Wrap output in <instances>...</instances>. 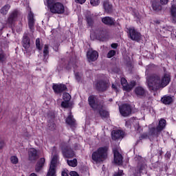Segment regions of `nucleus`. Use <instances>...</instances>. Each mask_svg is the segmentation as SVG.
I'll return each mask as SVG.
<instances>
[{
	"instance_id": "obj_1",
	"label": "nucleus",
	"mask_w": 176,
	"mask_h": 176,
	"mask_svg": "<svg viewBox=\"0 0 176 176\" xmlns=\"http://www.w3.org/2000/svg\"><path fill=\"white\" fill-rule=\"evenodd\" d=\"M166 120L164 118H161L157 126H149L148 133L144 132L139 137L140 141L148 139L150 140V141H152L151 138H157L159 135L162 134V131L166 129Z\"/></svg>"
},
{
	"instance_id": "obj_2",
	"label": "nucleus",
	"mask_w": 176,
	"mask_h": 176,
	"mask_svg": "<svg viewBox=\"0 0 176 176\" xmlns=\"http://www.w3.org/2000/svg\"><path fill=\"white\" fill-rule=\"evenodd\" d=\"M108 149L107 146L99 147L97 151L92 153L91 159L95 163H101L107 160L108 157Z\"/></svg>"
},
{
	"instance_id": "obj_3",
	"label": "nucleus",
	"mask_w": 176,
	"mask_h": 176,
	"mask_svg": "<svg viewBox=\"0 0 176 176\" xmlns=\"http://www.w3.org/2000/svg\"><path fill=\"white\" fill-rule=\"evenodd\" d=\"M146 82L149 90L156 91L161 89L160 86V75L153 74L148 76L146 78Z\"/></svg>"
},
{
	"instance_id": "obj_4",
	"label": "nucleus",
	"mask_w": 176,
	"mask_h": 176,
	"mask_svg": "<svg viewBox=\"0 0 176 176\" xmlns=\"http://www.w3.org/2000/svg\"><path fill=\"white\" fill-rule=\"evenodd\" d=\"M49 9L53 14H64L65 13V6L60 1H56Z\"/></svg>"
},
{
	"instance_id": "obj_5",
	"label": "nucleus",
	"mask_w": 176,
	"mask_h": 176,
	"mask_svg": "<svg viewBox=\"0 0 176 176\" xmlns=\"http://www.w3.org/2000/svg\"><path fill=\"white\" fill-rule=\"evenodd\" d=\"M94 87L99 93H104L109 89V82L102 79L98 80L94 84Z\"/></svg>"
},
{
	"instance_id": "obj_6",
	"label": "nucleus",
	"mask_w": 176,
	"mask_h": 176,
	"mask_svg": "<svg viewBox=\"0 0 176 176\" xmlns=\"http://www.w3.org/2000/svg\"><path fill=\"white\" fill-rule=\"evenodd\" d=\"M62 153L66 159H72L75 156V152L69 146L68 143H63L61 146Z\"/></svg>"
},
{
	"instance_id": "obj_7",
	"label": "nucleus",
	"mask_w": 176,
	"mask_h": 176,
	"mask_svg": "<svg viewBox=\"0 0 176 176\" xmlns=\"http://www.w3.org/2000/svg\"><path fill=\"white\" fill-rule=\"evenodd\" d=\"M126 30H128V35L131 41H135V42H140L141 41V33L135 30V28H128Z\"/></svg>"
},
{
	"instance_id": "obj_8",
	"label": "nucleus",
	"mask_w": 176,
	"mask_h": 176,
	"mask_svg": "<svg viewBox=\"0 0 176 176\" xmlns=\"http://www.w3.org/2000/svg\"><path fill=\"white\" fill-rule=\"evenodd\" d=\"M102 23L104 24V25H108V27H116L120 30L122 26H120V23H117L115 19L111 16H104L102 18Z\"/></svg>"
},
{
	"instance_id": "obj_9",
	"label": "nucleus",
	"mask_w": 176,
	"mask_h": 176,
	"mask_svg": "<svg viewBox=\"0 0 176 176\" xmlns=\"http://www.w3.org/2000/svg\"><path fill=\"white\" fill-rule=\"evenodd\" d=\"M120 113L124 118H127V116H130L131 115V112H133V109H131V105L124 103L121 106L119 107Z\"/></svg>"
},
{
	"instance_id": "obj_10",
	"label": "nucleus",
	"mask_w": 176,
	"mask_h": 176,
	"mask_svg": "<svg viewBox=\"0 0 176 176\" xmlns=\"http://www.w3.org/2000/svg\"><path fill=\"white\" fill-rule=\"evenodd\" d=\"M113 153L115 164H117L118 166H121V164H123V155L119 153L118 148H113Z\"/></svg>"
},
{
	"instance_id": "obj_11",
	"label": "nucleus",
	"mask_w": 176,
	"mask_h": 176,
	"mask_svg": "<svg viewBox=\"0 0 176 176\" xmlns=\"http://www.w3.org/2000/svg\"><path fill=\"white\" fill-rule=\"evenodd\" d=\"M52 89L54 90V92L55 93V94H61L62 93H64V91H67V88L65 84L56 83V84H53Z\"/></svg>"
},
{
	"instance_id": "obj_12",
	"label": "nucleus",
	"mask_w": 176,
	"mask_h": 176,
	"mask_svg": "<svg viewBox=\"0 0 176 176\" xmlns=\"http://www.w3.org/2000/svg\"><path fill=\"white\" fill-rule=\"evenodd\" d=\"M28 25L30 32L34 34L35 31V19H34V13L31 11L29 12L28 16Z\"/></svg>"
},
{
	"instance_id": "obj_13",
	"label": "nucleus",
	"mask_w": 176,
	"mask_h": 176,
	"mask_svg": "<svg viewBox=\"0 0 176 176\" xmlns=\"http://www.w3.org/2000/svg\"><path fill=\"white\" fill-rule=\"evenodd\" d=\"M88 104L93 111H97L98 107H100L98 101H97V98L94 95H90L88 97Z\"/></svg>"
},
{
	"instance_id": "obj_14",
	"label": "nucleus",
	"mask_w": 176,
	"mask_h": 176,
	"mask_svg": "<svg viewBox=\"0 0 176 176\" xmlns=\"http://www.w3.org/2000/svg\"><path fill=\"white\" fill-rule=\"evenodd\" d=\"M57 166V157L54 156L51 164L50 166V169L47 172V176H56V167Z\"/></svg>"
},
{
	"instance_id": "obj_15",
	"label": "nucleus",
	"mask_w": 176,
	"mask_h": 176,
	"mask_svg": "<svg viewBox=\"0 0 176 176\" xmlns=\"http://www.w3.org/2000/svg\"><path fill=\"white\" fill-rule=\"evenodd\" d=\"M39 159V154L38 150L35 148H32L28 151V160L29 162H36Z\"/></svg>"
},
{
	"instance_id": "obj_16",
	"label": "nucleus",
	"mask_w": 176,
	"mask_h": 176,
	"mask_svg": "<svg viewBox=\"0 0 176 176\" xmlns=\"http://www.w3.org/2000/svg\"><path fill=\"white\" fill-rule=\"evenodd\" d=\"M170 82H171V77L170 76V74H164L162 78L160 77L161 89H164L166 86H168Z\"/></svg>"
},
{
	"instance_id": "obj_17",
	"label": "nucleus",
	"mask_w": 176,
	"mask_h": 176,
	"mask_svg": "<svg viewBox=\"0 0 176 176\" xmlns=\"http://www.w3.org/2000/svg\"><path fill=\"white\" fill-rule=\"evenodd\" d=\"M151 5L153 10L154 12H162L163 10V6L160 3V1L159 0H151Z\"/></svg>"
},
{
	"instance_id": "obj_18",
	"label": "nucleus",
	"mask_w": 176,
	"mask_h": 176,
	"mask_svg": "<svg viewBox=\"0 0 176 176\" xmlns=\"http://www.w3.org/2000/svg\"><path fill=\"white\" fill-rule=\"evenodd\" d=\"M21 43H22L23 47H24L25 50H28V49H30V46H31V39L28 36V33L23 34Z\"/></svg>"
},
{
	"instance_id": "obj_19",
	"label": "nucleus",
	"mask_w": 176,
	"mask_h": 176,
	"mask_svg": "<svg viewBox=\"0 0 176 176\" xmlns=\"http://www.w3.org/2000/svg\"><path fill=\"white\" fill-rule=\"evenodd\" d=\"M17 17H19V11L15 10L10 14L8 18V23L10 24V25H13L16 20H17Z\"/></svg>"
},
{
	"instance_id": "obj_20",
	"label": "nucleus",
	"mask_w": 176,
	"mask_h": 176,
	"mask_svg": "<svg viewBox=\"0 0 176 176\" xmlns=\"http://www.w3.org/2000/svg\"><path fill=\"white\" fill-rule=\"evenodd\" d=\"M108 36V31L104 28H98L96 30V36L98 39H105Z\"/></svg>"
},
{
	"instance_id": "obj_21",
	"label": "nucleus",
	"mask_w": 176,
	"mask_h": 176,
	"mask_svg": "<svg viewBox=\"0 0 176 176\" xmlns=\"http://www.w3.org/2000/svg\"><path fill=\"white\" fill-rule=\"evenodd\" d=\"M87 57L89 61L94 62L98 58V52L96 50H89L87 52Z\"/></svg>"
},
{
	"instance_id": "obj_22",
	"label": "nucleus",
	"mask_w": 176,
	"mask_h": 176,
	"mask_svg": "<svg viewBox=\"0 0 176 176\" xmlns=\"http://www.w3.org/2000/svg\"><path fill=\"white\" fill-rule=\"evenodd\" d=\"M123 135H124V133L122 130H116L111 132V139L113 141H116V140L123 138Z\"/></svg>"
},
{
	"instance_id": "obj_23",
	"label": "nucleus",
	"mask_w": 176,
	"mask_h": 176,
	"mask_svg": "<svg viewBox=\"0 0 176 176\" xmlns=\"http://www.w3.org/2000/svg\"><path fill=\"white\" fill-rule=\"evenodd\" d=\"M45 162H46V160L45 159V157H41L37 161L35 165L36 173H39V171H41L42 168H43V167L45 166Z\"/></svg>"
},
{
	"instance_id": "obj_24",
	"label": "nucleus",
	"mask_w": 176,
	"mask_h": 176,
	"mask_svg": "<svg viewBox=\"0 0 176 176\" xmlns=\"http://www.w3.org/2000/svg\"><path fill=\"white\" fill-rule=\"evenodd\" d=\"M161 102L162 104H164V105H170V104H173L174 102V98H173V96L170 95H164L161 98Z\"/></svg>"
},
{
	"instance_id": "obj_25",
	"label": "nucleus",
	"mask_w": 176,
	"mask_h": 176,
	"mask_svg": "<svg viewBox=\"0 0 176 176\" xmlns=\"http://www.w3.org/2000/svg\"><path fill=\"white\" fill-rule=\"evenodd\" d=\"M67 124L70 126V127H76V120L74 118V116L71 113L67 116L65 120Z\"/></svg>"
},
{
	"instance_id": "obj_26",
	"label": "nucleus",
	"mask_w": 176,
	"mask_h": 176,
	"mask_svg": "<svg viewBox=\"0 0 176 176\" xmlns=\"http://www.w3.org/2000/svg\"><path fill=\"white\" fill-rule=\"evenodd\" d=\"M146 91L142 87H137L135 88V94L138 96V97H145V94Z\"/></svg>"
},
{
	"instance_id": "obj_27",
	"label": "nucleus",
	"mask_w": 176,
	"mask_h": 176,
	"mask_svg": "<svg viewBox=\"0 0 176 176\" xmlns=\"http://www.w3.org/2000/svg\"><path fill=\"white\" fill-rule=\"evenodd\" d=\"M103 9H104V12H106V13H112L113 7L112 4L109 3V1H104L103 2Z\"/></svg>"
},
{
	"instance_id": "obj_28",
	"label": "nucleus",
	"mask_w": 176,
	"mask_h": 176,
	"mask_svg": "<svg viewBox=\"0 0 176 176\" xmlns=\"http://www.w3.org/2000/svg\"><path fill=\"white\" fill-rule=\"evenodd\" d=\"M43 54L44 63H47V60H49V45L47 44L44 45Z\"/></svg>"
},
{
	"instance_id": "obj_29",
	"label": "nucleus",
	"mask_w": 176,
	"mask_h": 176,
	"mask_svg": "<svg viewBox=\"0 0 176 176\" xmlns=\"http://www.w3.org/2000/svg\"><path fill=\"white\" fill-rule=\"evenodd\" d=\"M98 113L102 119H107L109 118V112L102 109V106H101V108L98 110Z\"/></svg>"
},
{
	"instance_id": "obj_30",
	"label": "nucleus",
	"mask_w": 176,
	"mask_h": 176,
	"mask_svg": "<svg viewBox=\"0 0 176 176\" xmlns=\"http://www.w3.org/2000/svg\"><path fill=\"white\" fill-rule=\"evenodd\" d=\"M86 21L88 27H91V28H93V25H94V15H87L86 16Z\"/></svg>"
},
{
	"instance_id": "obj_31",
	"label": "nucleus",
	"mask_w": 176,
	"mask_h": 176,
	"mask_svg": "<svg viewBox=\"0 0 176 176\" xmlns=\"http://www.w3.org/2000/svg\"><path fill=\"white\" fill-rule=\"evenodd\" d=\"M170 13L173 19V23H176V3H171Z\"/></svg>"
},
{
	"instance_id": "obj_32",
	"label": "nucleus",
	"mask_w": 176,
	"mask_h": 176,
	"mask_svg": "<svg viewBox=\"0 0 176 176\" xmlns=\"http://www.w3.org/2000/svg\"><path fill=\"white\" fill-rule=\"evenodd\" d=\"M9 9H10V6L9 4L5 5L0 10V12L1 14L6 15V14H8V12H9Z\"/></svg>"
},
{
	"instance_id": "obj_33",
	"label": "nucleus",
	"mask_w": 176,
	"mask_h": 176,
	"mask_svg": "<svg viewBox=\"0 0 176 176\" xmlns=\"http://www.w3.org/2000/svg\"><path fill=\"white\" fill-rule=\"evenodd\" d=\"M67 162L68 166H69L70 167H76V166H78V160H76V158H74L72 160H67Z\"/></svg>"
},
{
	"instance_id": "obj_34",
	"label": "nucleus",
	"mask_w": 176,
	"mask_h": 176,
	"mask_svg": "<svg viewBox=\"0 0 176 176\" xmlns=\"http://www.w3.org/2000/svg\"><path fill=\"white\" fill-rule=\"evenodd\" d=\"M36 47L37 49V50H42V49H43V44L42 43H41V38H37L36 39Z\"/></svg>"
},
{
	"instance_id": "obj_35",
	"label": "nucleus",
	"mask_w": 176,
	"mask_h": 176,
	"mask_svg": "<svg viewBox=\"0 0 176 176\" xmlns=\"http://www.w3.org/2000/svg\"><path fill=\"white\" fill-rule=\"evenodd\" d=\"M10 160L12 164H17L19 163V158L16 155L11 156Z\"/></svg>"
},
{
	"instance_id": "obj_36",
	"label": "nucleus",
	"mask_w": 176,
	"mask_h": 176,
	"mask_svg": "<svg viewBox=\"0 0 176 176\" xmlns=\"http://www.w3.org/2000/svg\"><path fill=\"white\" fill-rule=\"evenodd\" d=\"M56 123H54V122H50L48 123V128L50 130H51V131H54V130H56Z\"/></svg>"
},
{
	"instance_id": "obj_37",
	"label": "nucleus",
	"mask_w": 176,
	"mask_h": 176,
	"mask_svg": "<svg viewBox=\"0 0 176 176\" xmlns=\"http://www.w3.org/2000/svg\"><path fill=\"white\" fill-rule=\"evenodd\" d=\"M134 120H135V119L134 118V117L131 118L129 120H126L125 122V125L127 127H131V124H133V122H134Z\"/></svg>"
},
{
	"instance_id": "obj_38",
	"label": "nucleus",
	"mask_w": 176,
	"mask_h": 176,
	"mask_svg": "<svg viewBox=\"0 0 176 176\" xmlns=\"http://www.w3.org/2000/svg\"><path fill=\"white\" fill-rule=\"evenodd\" d=\"M115 54H116V51L111 50L107 53V58H112Z\"/></svg>"
},
{
	"instance_id": "obj_39",
	"label": "nucleus",
	"mask_w": 176,
	"mask_h": 176,
	"mask_svg": "<svg viewBox=\"0 0 176 176\" xmlns=\"http://www.w3.org/2000/svg\"><path fill=\"white\" fill-rule=\"evenodd\" d=\"M46 1H47L48 9L52 8V6H53V5H54V3L57 2V0H46Z\"/></svg>"
},
{
	"instance_id": "obj_40",
	"label": "nucleus",
	"mask_w": 176,
	"mask_h": 176,
	"mask_svg": "<svg viewBox=\"0 0 176 176\" xmlns=\"http://www.w3.org/2000/svg\"><path fill=\"white\" fill-rule=\"evenodd\" d=\"M62 108H69V101L64 100L61 102Z\"/></svg>"
},
{
	"instance_id": "obj_41",
	"label": "nucleus",
	"mask_w": 176,
	"mask_h": 176,
	"mask_svg": "<svg viewBox=\"0 0 176 176\" xmlns=\"http://www.w3.org/2000/svg\"><path fill=\"white\" fill-rule=\"evenodd\" d=\"M100 0H90L91 6H98L100 5Z\"/></svg>"
},
{
	"instance_id": "obj_42",
	"label": "nucleus",
	"mask_w": 176,
	"mask_h": 176,
	"mask_svg": "<svg viewBox=\"0 0 176 176\" xmlns=\"http://www.w3.org/2000/svg\"><path fill=\"white\" fill-rule=\"evenodd\" d=\"M64 101H71V95L69 94H65L63 95Z\"/></svg>"
},
{
	"instance_id": "obj_43",
	"label": "nucleus",
	"mask_w": 176,
	"mask_h": 176,
	"mask_svg": "<svg viewBox=\"0 0 176 176\" xmlns=\"http://www.w3.org/2000/svg\"><path fill=\"white\" fill-rule=\"evenodd\" d=\"M138 168L139 170V172L144 171L145 170V164H139L138 166Z\"/></svg>"
},
{
	"instance_id": "obj_44",
	"label": "nucleus",
	"mask_w": 176,
	"mask_h": 176,
	"mask_svg": "<svg viewBox=\"0 0 176 176\" xmlns=\"http://www.w3.org/2000/svg\"><path fill=\"white\" fill-rule=\"evenodd\" d=\"M124 90H126V91H130L132 89L133 87H131V85H125L123 87Z\"/></svg>"
},
{
	"instance_id": "obj_45",
	"label": "nucleus",
	"mask_w": 176,
	"mask_h": 176,
	"mask_svg": "<svg viewBox=\"0 0 176 176\" xmlns=\"http://www.w3.org/2000/svg\"><path fill=\"white\" fill-rule=\"evenodd\" d=\"M168 2H170V0H160V3L162 6H166V5L168 4Z\"/></svg>"
},
{
	"instance_id": "obj_46",
	"label": "nucleus",
	"mask_w": 176,
	"mask_h": 176,
	"mask_svg": "<svg viewBox=\"0 0 176 176\" xmlns=\"http://www.w3.org/2000/svg\"><path fill=\"white\" fill-rule=\"evenodd\" d=\"M165 158L166 159V160H170V159L171 158V151H166L165 154Z\"/></svg>"
},
{
	"instance_id": "obj_47",
	"label": "nucleus",
	"mask_w": 176,
	"mask_h": 176,
	"mask_svg": "<svg viewBox=\"0 0 176 176\" xmlns=\"http://www.w3.org/2000/svg\"><path fill=\"white\" fill-rule=\"evenodd\" d=\"M5 61V54H0V63H3Z\"/></svg>"
},
{
	"instance_id": "obj_48",
	"label": "nucleus",
	"mask_w": 176,
	"mask_h": 176,
	"mask_svg": "<svg viewBox=\"0 0 176 176\" xmlns=\"http://www.w3.org/2000/svg\"><path fill=\"white\" fill-rule=\"evenodd\" d=\"M127 84V80H126V78H121V85L122 86H125Z\"/></svg>"
},
{
	"instance_id": "obj_49",
	"label": "nucleus",
	"mask_w": 176,
	"mask_h": 176,
	"mask_svg": "<svg viewBox=\"0 0 176 176\" xmlns=\"http://www.w3.org/2000/svg\"><path fill=\"white\" fill-rule=\"evenodd\" d=\"M72 68V65H71V62H69L67 66L65 67V69H67V71H71Z\"/></svg>"
},
{
	"instance_id": "obj_50",
	"label": "nucleus",
	"mask_w": 176,
	"mask_h": 176,
	"mask_svg": "<svg viewBox=\"0 0 176 176\" xmlns=\"http://www.w3.org/2000/svg\"><path fill=\"white\" fill-rule=\"evenodd\" d=\"M136 131H137V133H142L143 129H142V128L141 127V126H140V124L138 125V127H137V129H136Z\"/></svg>"
},
{
	"instance_id": "obj_51",
	"label": "nucleus",
	"mask_w": 176,
	"mask_h": 176,
	"mask_svg": "<svg viewBox=\"0 0 176 176\" xmlns=\"http://www.w3.org/2000/svg\"><path fill=\"white\" fill-rule=\"evenodd\" d=\"M113 176H123V170H119L118 173H116Z\"/></svg>"
},
{
	"instance_id": "obj_52",
	"label": "nucleus",
	"mask_w": 176,
	"mask_h": 176,
	"mask_svg": "<svg viewBox=\"0 0 176 176\" xmlns=\"http://www.w3.org/2000/svg\"><path fill=\"white\" fill-rule=\"evenodd\" d=\"M75 2L76 3H80V5H83V3L86 2V0H75Z\"/></svg>"
},
{
	"instance_id": "obj_53",
	"label": "nucleus",
	"mask_w": 176,
	"mask_h": 176,
	"mask_svg": "<svg viewBox=\"0 0 176 176\" xmlns=\"http://www.w3.org/2000/svg\"><path fill=\"white\" fill-rule=\"evenodd\" d=\"M112 49H118V44L116 43H113L111 45Z\"/></svg>"
},
{
	"instance_id": "obj_54",
	"label": "nucleus",
	"mask_w": 176,
	"mask_h": 176,
	"mask_svg": "<svg viewBox=\"0 0 176 176\" xmlns=\"http://www.w3.org/2000/svg\"><path fill=\"white\" fill-rule=\"evenodd\" d=\"M3 146H5V142L3 140L0 141V149H3Z\"/></svg>"
},
{
	"instance_id": "obj_55",
	"label": "nucleus",
	"mask_w": 176,
	"mask_h": 176,
	"mask_svg": "<svg viewBox=\"0 0 176 176\" xmlns=\"http://www.w3.org/2000/svg\"><path fill=\"white\" fill-rule=\"evenodd\" d=\"M75 76L76 80H78V82L80 81L81 78L80 76H79V73H76Z\"/></svg>"
},
{
	"instance_id": "obj_56",
	"label": "nucleus",
	"mask_w": 176,
	"mask_h": 176,
	"mask_svg": "<svg viewBox=\"0 0 176 176\" xmlns=\"http://www.w3.org/2000/svg\"><path fill=\"white\" fill-rule=\"evenodd\" d=\"M70 175H71V176H79V174H78V173H76V171H71V172H70Z\"/></svg>"
},
{
	"instance_id": "obj_57",
	"label": "nucleus",
	"mask_w": 176,
	"mask_h": 176,
	"mask_svg": "<svg viewBox=\"0 0 176 176\" xmlns=\"http://www.w3.org/2000/svg\"><path fill=\"white\" fill-rule=\"evenodd\" d=\"M61 176H69V175H68V173H66L65 170H64L61 172Z\"/></svg>"
},
{
	"instance_id": "obj_58",
	"label": "nucleus",
	"mask_w": 176,
	"mask_h": 176,
	"mask_svg": "<svg viewBox=\"0 0 176 176\" xmlns=\"http://www.w3.org/2000/svg\"><path fill=\"white\" fill-rule=\"evenodd\" d=\"M112 89H113L116 91H118V86L115 84H112L111 85Z\"/></svg>"
},
{
	"instance_id": "obj_59",
	"label": "nucleus",
	"mask_w": 176,
	"mask_h": 176,
	"mask_svg": "<svg viewBox=\"0 0 176 176\" xmlns=\"http://www.w3.org/2000/svg\"><path fill=\"white\" fill-rule=\"evenodd\" d=\"M131 87H134L135 86V82H131V85H130Z\"/></svg>"
},
{
	"instance_id": "obj_60",
	"label": "nucleus",
	"mask_w": 176,
	"mask_h": 176,
	"mask_svg": "<svg viewBox=\"0 0 176 176\" xmlns=\"http://www.w3.org/2000/svg\"><path fill=\"white\" fill-rule=\"evenodd\" d=\"M162 155H163V151L160 150V151H159V155H160V156H162Z\"/></svg>"
},
{
	"instance_id": "obj_61",
	"label": "nucleus",
	"mask_w": 176,
	"mask_h": 176,
	"mask_svg": "<svg viewBox=\"0 0 176 176\" xmlns=\"http://www.w3.org/2000/svg\"><path fill=\"white\" fill-rule=\"evenodd\" d=\"M30 176H38V175H36V173H31V174L30 175Z\"/></svg>"
},
{
	"instance_id": "obj_62",
	"label": "nucleus",
	"mask_w": 176,
	"mask_h": 176,
	"mask_svg": "<svg viewBox=\"0 0 176 176\" xmlns=\"http://www.w3.org/2000/svg\"><path fill=\"white\" fill-rule=\"evenodd\" d=\"M109 101H112V99H110Z\"/></svg>"
}]
</instances>
